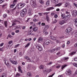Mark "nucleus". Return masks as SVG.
<instances>
[{
  "label": "nucleus",
  "instance_id": "nucleus-28",
  "mask_svg": "<svg viewBox=\"0 0 77 77\" xmlns=\"http://www.w3.org/2000/svg\"><path fill=\"white\" fill-rule=\"evenodd\" d=\"M57 20L56 19H55V20L53 22H52V24H55V23H57Z\"/></svg>",
  "mask_w": 77,
  "mask_h": 77
},
{
  "label": "nucleus",
  "instance_id": "nucleus-6",
  "mask_svg": "<svg viewBox=\"0 0 77 77\" xmlns=\"http://www.w3.org/2000/svg\"><path fill=\"white\" fill-rule=\"evenodd\" d=\"M72 31V28L70 27H68L66 30V32L67 33H69Z\"/></svg>",
  "mask_w": 77,
  "mask_h": 77
},
{
  "label": "nucleus",
  "instance_id": "nucleus-36",
  "mask_svg": "<svg viewBox=\"0 0 77 77\" xmlns=\"http://www.w3.org/2000/svg\"><path fill=\"white\" fill-rule=\"evenodd\" d=\"M66 65H63V66H62V67L61 68V69H63L64 68L66 67Z\"/></svg>",
  "mask_w": 77,
  "mask_h": 77
},
{
  "label": "nucleus",
  "instance_id": "nucleus-25",
  "mask_svg": "<svg viewBox=\"0 0 77 77\" xmlns=\"http://www.w3.org/2000/svg\"><path fill=\"white\" fill-rule=\"evenodd\" d=\"M26 12H27V9H24L22 10V12L25 14L26 13Z\"/></svg>",
  "mask_w": 77,
  "mask_h": 77
},
{
  "label": "nucleus",
  "instance_id": "nucleus-22",
  "mask_svg": "<svg viewBox=\"0 0 77 77\" xmlns=\"http://www.w3.org/2000/svg\"><path fill=\"white\" fill-rule=\"evenodd\" d=\"M75 53L76 52H72L70 54H69V56H72L73 55L75 54Z\"/></svg>",
  "mask_w": 77,
  "mask_h": 77
},
{
  "label": "nucleus",
  "instance_id": "nucleus-15",
  "mask_svg": "<svg viewBox=\"0 0 77 77\" xmlns=\"http://www.w3.org/2000/svg\"><path fill=\"white\" fill-rule=\"evenodd\" d=\"M43 33L44 35H46L48 34V32H47L46 29H44L43 30Z\"/></svg>",
  "mask_w": 77,
  "mask_h": 77
},
{
  "label": "nucleus",
  "instance_id": "nucleus-17",
  "mask_svg": "<svg viewBox=\"0 0 77 77\" xmlns=\"http://www.w3.org/2000/svg\"><path fill=\"white\" fill-rule=\"evenodd\" d=\"M54 9V8H53V7H49L48 8L46 9V11H51V10H52V9Z\"/></svg>",
  "mask_w": 77,
  "mask_h": 77
},
{
  "label": "nucleus",
  "instance_id": "nucleus-34",
  "mask_svg": "<svg viewBox=\"0 0 77 77\" xmlns=\"http://www.w3.org/2000/svg\"><path fill=\"white\" fill-rule=\"evenodd\" d=\"M7 22L6 21H5L4 22V24L6 27H7Z\"/></svg>",
  "mask_w": 77,
  "mask_h": 77
},
{
  "label": "nucleus",
  "instance_id": "nucleus-62",
  "mask_svg": "<svg viewBox=\"0 0 77 77\" xmlns=\"http://www.w3.org/2000/svg\"><path fill=\"white\" fill-rule=\"evenodd\" d=\"M13 30H15L16 29V27H13L12 28Z\"/></svg>",
  "mask_w": 77,
  "mask_h": 77
},
{
  "label": "nucleus",
  "instance_id": "nucleus-49",
  "mask_svg": "<svg viewBox=\"0 0 77 77\" xmlns=\"http://www.w3.org/2000/svg\"><path fill=\"white\" fill-rule=\"evenodd\" d=\"M8 37L10 38H12V37H13V36L11 35H8Z\"/></svg>",
  "mask_w": 77,
  "mask_h": 77
},
{
  "label": "nucleus",
  "instance_id": "nucleus-37",
  "mask_svg": "<svg viewBox=\"0 0 77 77\" xmlns=\"http://www.w3.org/2000/svg\"><path fill=\"white\" fill-rule=\"evenodd\" d=\"M57 54V55H58V56H61V54H60V52H58Z\"/></svg>",
  "mask_w": 77,
  "mask_h": 77
},
{
  "label": "nucleus",
  "instance_id": "nucleus-11",
  "mask_svg": "<svg viewBox=\"0 0 77 77\" xmlns=\"http://www.w3.org/2000/svg\"><path fill=\"white\" fill-rule=\"evenodd\" d=\"M65 21L64 20H62L59 21V23L60 25H63V24H64L65 23Z\"/></svg>",
  "mask_w": 77,
  "mask_h": 77
},
{
  "label": "nucleus",
  "instance_id": "nucleus-35",
  "mask_svg": "<svg viewBox=\"0 0 77 77\" xmlns=\"http://www.w3.org/2000/svg\"><path fill=\"white\" fill-rule=\"evenodd\" d=\"M33 21L34 22H36V21H39V20H37L36 19H33Z\"/></svg>",
  "mask_w": 77,
  "mask_h": 77
},
{
  "label": "nucleus",
  "instance_id": "nucleus-21",
  "mask_svg": "<svg viewBox=\"0 0 77 77\" xmlns=\"http://www.w3.org/2000/svg\"><path fill=\"white\" fill-rule=\"evenodd\" d=\"M52 2L53 3L56 4L58 3V0H53V1H52Z\"/></svg>",
  "mask_w": 77,
  "mask_h": 77
},
{
  "label": "nucleus",
  "instance_id": "nucleus-39",
  "mask_svg": "<svg viewBox=\"0 0 77 77\" xmlns=\"http://www.w3.org/2000/svg\"><path fill=\"white\" fill-rule=\"evenodd\" d=\"M49 5H50V3L49 2V1H48L46 2V5H47V6H48Z\"/></svg>",
  "mask_w": 77,
  "mask_h": 77
},
{
  "label": "nucleus",
  "instance_id": "nucleus-43",
  "mask_svg": "<svg viewBox=\"0 0 77 77\" xmlns=\"http://www.w3.org/2000/svg\"><path fill=\"white\" fill-rule=\"evenodd\" d=\"M6 5H3L2 6V8H6Z\"/></svg>",
  "mask_w": 77,
  "mask_h": 77
},
{
  "label": "nucleus",
  "instance_id": "nucleus-7",
  "mask_svg": "<svg viewBox=\"0 0 77 77\" xmlns=\"http://www.w3.org/2000/svg\"><path fill=\"white\" fill-rule=\"evenodd\" d=\"M61 16L62 19H63L64 18H69V17H71V15L70 14H68L67 15L65 16V17L64 14H61Z\"/></svg>",
  "mask_w": 77,
  "mask_h": 77
},
{
  "label": "nucleus",
  "instance_id": "nucleus-45",
  "mask_svg": "<svg viewBox=\"0 0 77 77\" xmlns=\"http://www.w3.org/2000/svg\"><path fill=\"white\" fill-rule=\"evenodd\" d=\"M7 17V14H5L3 15V17L4 18H6Z\"/></svg>",
  "mask_w": 77,
  "mask_h": 77
},
{
  "label": "nucleus",
  "instance_id": "nucleus-40",
  "mask_svg": "<svg viewBox=\"0 0 77 77\" xmlns=\"http://www.w3.org/2000/svg\"><path fill=\"white\" fill-rule=\"evenodd\" d=\"M77 65V63H73V65L74 66H75L76 67Z\"/></svg>",
  "mask_w": 77,
  "mask_h": 77
},
{
  "label": "nucleus",
  "instance_id": "nucleus-9",
  "mask_svg": "<svg viewBox=\"0 0 77 77\" xmlns=\"http://www.w3.org/2000/svg\"><path fill=\"white\" fill-rule=\"evenodd\" d=\"M17 0H14L13 2V4L11 5H10V7L11 8H14V6H15V2H17Z\"/></svg>",
  "mask_w": 77,
  "mask_h": 77
},
{
  "label": "nucleus",
  "instance_id": "nucleus-20",
  "mask_svg": "<svg viewBox=\"0 0 77 77\" xmlns=\"http://www.w3.org/2000/svg\"><path fill=\"white\" fill-rule=\"evenodd\" d=\"M50 39H51L52 40H53L54 41V40H56V37H54V36H51L50 37Z\"/></svg>",
  "mask_w": 77,
  "mask_h": 77
},
{
  "label": "nucleus",
  "instance_id": "nucleus-61",
  "mask_svg": "<svg viewBox=\"0 0 77 77\" xmlns=\"http://www.w3.org/2000/svg\"><path fill=\"white\" fill-rule=\"evenodd\" d=\"M19 32H20V31L19 30H16L15 31L16 33H19Z\"/></svg>",
  "mask_w": 77,
  "mask_h": 77
},
{
  "label": "nucleus",
  "instance_id": "nucleus-48",
  "mask_svg": "<svg viewBox=\"0 0 77 77\" xmlns=\"http://www.w3.org/2000/svg\"><path fill=\"white\" fill-rule=\"evenodd\" d=\"M52 64V62H50L49 63L47 64V65H51Z\"/></svg>",
  "mask_w": 77,
  "mask_h": 77
},
{
  "label": "nucleus",
  "instance_id": "nucleus-27",
  "mask_svg": "<svg viewBox=\"0 0 77 77\" xmlns=\"http://www.w3.org/2000/svg\"><path fill=\"white\" fill-rule=\"evenodd\" d=\"M48 28H49V26L48 25H45L44 29H46H46H48Z\"/></svg>",
  "mask_w": 77,
  "mask_h": 77
},
{
  "label": "nucleus",
  "instance_id": "nucleus-52",
  "mask_svg": "<svg viewBox=\"0 0 77 77\" xmlns=\"http://www.w3.org/2000/svg\"><path fill=\"white\" fill-rule=\"evenodd\" d=\"M3 48H0V51H3Z\"/></svg>",
  "mask_w": 77,
  "mask_h": 77
},
{
  "label": "nucleus",
  "instance_id": "nucleus-5",
  "mask_svg": "<svg viewBox=\"0 0 77 77\" xmlns=\"http://www.w3.org/2000/svg\"><path fill=\"white\" fill-rule=\"evenodd\" d=\"M9 61L12 64H14V65H17V61H15L13 60L12 58H10V59Z\"/></svg>",
  "mask_w": 77,
  "mask_h": 77
},
{
  "label": "nucleus",
  "instance_id": "nucleus-29",
  "mask_svg": "<svg viewBox=\"0 0 77 77\" xmlns=\"http://www.w3.org/2000/svg\"><path fill=\"white\" fill-rule=\"evenodd\" d=\"M31 73L30 72H28L27 73V76L30 77L31 76Z\"/></svg>",
  "mask_w": 77,
  "mask_h": 77
},
{
  "label": "nucleus",
  "instance_id": "nucleus-51",
  "mask_svg": "<svg viewBox=\"0 0 77 77\" xmlns=\"http://www.w3.org/2000/svg\"><path fill=\"white\" fill-rule=\"evenodd\" d=\"M4 45V43H2L0 44V47H2V46H3V45Z\"/></svg>",
  "mask_w": 77,
  "mask_h": 77
},
{
  "label": "nucleus",
  "instance_id": "nucleus-13",
  "mask_svg": "<svg viewBox=\"0 0 77 77\" xmlns=\"http://www.w3.org/2000/svg\"><path fill=\"white\" fill-rule=\"evenodd\" d=\"M43 40L44 38L42 37H40L38 38V42H41L43 41Z\"/></svg>",
  "mask_w": 77,
  "mask_h": 77
},
{
  "label": "nucleus",
  "instance_id": "nucleus-53",
  "mask_svg": "<svg viewBox=\"0 0 77 77\" xmlns=\"http://www.w3.org/2000/svg\"><path fill=\"white\" fill-rule=\"evenodd\" d=\"M39 2H40V3H42V2H43V1L42 0H39Z\"/></svg>",
  "mask_w": 77,
  "mask_h": 77
},
{
  "label": "nucleus",
  "instance_id": "nucleus-46",
  "mask_svg": "<svg viewBox=\"0 0 77 77\" xmlns=\"http://www.w3.org/2000/svg\"><path fill=\"white\" fill-rule=\"evenodd\" d=\"M4 70L3 68H2L0 69V72H2V71Z\"/></svg>",
  "mask_w": 77,
  "mask_h": 77
},
{
  "label": "nucleus",
  "instance_id": "nucleus-18",
  "mask_svg": "<svg viewBox=\"0 0 77 77\" xmlns=\"http://www.w3.org/2000/svg\"><path fill=\"white\" fill-rule=\"evenodd\" d=\"M60 49V48L59 47H57L56 49H54L52 50V51H51V52H54V51H57V50H59Z\"/></svg>",
  "mask_w": 77,
  "mask_h": 77
},
{
  "label": "nucleus",
  "instance_id": "nucleus-1",
  "mask_svg": "<svg viewBox=\"0 0 77 77\" xmlns=\"http://www.w3.org/2000/svg\"><path fill=\"white\" fill-rule=\"evenodd\" d=\"M4 62L5 63V65L7 66L8 67H10L11 66V65L10 63L8 62V59L6 58H5L3 59Z\"/></svg>",
  "mask_w": 77,
  "mask_h": 77
},
{
  "label": "nucleus",
  "instance_id": "nucleus-64",
  "mask_svg": "<svg viewBox=\"0 0 77 77\" xmlns=\"http://www.w3.org/2000/svg\"><path fill=\"white\" fill-rule=\"evenodd\" d=\"M74 60H75V61H77V57L74 58Z\"/></svg>",
  "mask_w": 77,
  "mask_h": 77
},
{
  "label": "nucleus",
  "instance_id": "nucleus-8",
  "mask_svg": "<svg viewBox=\"0 0 77 77\" xmlns=\"http://www.w3.org/2000/svg\"><path fill=\"white\" fill-rule=\"evenodd\" d=\"M49 12H48V13H45L44 14H46V19L47 20V21L48 22H49V21H50V19L49 18V17L48 16V14H49Z\"/></svg>",
  "mask_w": 77,
  "mask_h": 77
},
{
  "label": "nucleus",
  "instance_id": "nucleus-32",
  "mask_svg": "<svg viewBox=\"0 0 77 77\" xmlns=\"http://www.w3.org/2000/svg\"><path fill=\"white\" fill-rule=\"evenodd\" d=\"M62 5V3H60L58 4H57L56 5V6H60Z\"/></svg>",
  "mask_w": 77,
  "mask_h": 77
},
{
  "label": "nucleus",
  "instance_id": "nucleus-16",
  "mask_svg": "<svg viewBox=\"0 0 77 77\" xmlns=\"http://www.w3.org/2000/svg\"><path fill=\"white\" fill-rule=\"evenodd\" d=\"M33 31L34 32H37L38 31V27H35L33 28Z\"/></svg>",
  "mask_w": 77,
  "mask_h": 77
},
{
  "label": "nucleus",
  "instance_id": "nucleus-60",
  "mask_svg": "<svg viewBox=\"0 0 77 77\" xmlns=\"http://www.w3.org/2000/svg\"><path fill=\"white\" fill-rule=\"evenodd\" d=\"M11 34L12 35H13V36H14V35H15V33L14 32H11Z\"/></svg>",
  "mask_w": 77,
  "mask_h": 77
},
{
  "label": "nucleus",
  "instance_id": "nucleus-44",
  "mask_svg": "<svg viewBox=\"0 0 77 77\" xmlns=\"http://www.w3.org/2000/svg\"><path fill=\"white\" fill-rule=\"evenodd\" d=\"M32 68L33 69H34V70H35V69H36V68H35V67L34 66H32Z\"/></svg>",
  "mask_w": 77,
  "mask_h": 77
},
{
  "label": "nucleus",
  "instance_id": "nucleus-56",
  "mask_svg": "<svg viewBox=\"0 0 77 77\" xmlns=\"http://www.w3.org/2000/svg\"><path fill=\"white\" fill-rule=\"evenodd\" d=\"M73 5H74V6H75V7H77V4H75V3H73Z\"/></svg>",
  "mask_w": 77,
  "mask_h": 77
},
{
  "label": "nucleus",
  "instance_id": "nucleus-50",
  "mask_svg": "<svg viewBox=\"0 0 77 77\" xmlns=\"http://www.w3.org/2000/svg\"><path fill=\"white\" fill-rule=\"evenodd\" d=\"M64 38V36L63 35L60 36L59 37V38H60V39H62V38Z\"/></svg>",
  "mask_w": 77,
  "mask_h": 77
},
{
  "label": "nucleus",
  "instance_id": "nucleus-12",
  "mask_svg": "<svg viewBox=\"0 0 77 77\" xmlns=\"http://www.w3.org/2000/svg\"><path fill=\"white\" fill-rule=\"evenodd\" d=\"M72 15L74 16V17H75V16H77V11L75 10L74 11L72 12Z\"/></svg>",
  "mask_w": 77,
  "mask_h": 77
},
{
  "label": "nucleus",
  "instance_id": "nucleus-55",
  "mask_svg": "<svg viewBox=\"0 0 77 77\" xmlns=\"http://www.w3.org/2000/svg\"><path fill=\"white\" fill-rule=\"evenodd\" d=\"M60 67V65H58L56 66V68H59Z\"/></svg>",
  "mask_w": 77,
  "mask_h": 77
},
{
  "label": "nucleus",
  "instance_id": "nucleus-2",
  "mask_svg": "<svg viewBox=\"0 0 77 77\" xmlns=\"http://www.w3.org/2000/svg\"><path fill=\"white\" fill-rule=\"evenodd\" d=\"M26 5L25 4V3H20L18 4L17 5V8H18L19 9H20L21 8H23L24 6H25Z\"/></svg>",
  "mask_w": 77,
  "mask_h": 77
},
{
  "label": "nucleus",
  "instance_id": "nucleus-23",
  "mask_svg": "<svg viewBox=\"0 0 77 77\" xmlns=\"http://www.w3.org/2000/svg\"><path fill=\"white\" fill-rule=\"evenodd\" d=\"M18 69H19V72H20L21 73H22V71L21 70V66H19L18 67Z\"/></svg>",
  "mask_w": 77,
  "mask_h": 77
},
{
  "label": "nucleus",
  "instance_id": "nucleus-47",
  "mask_svg": "<svg viewBox=\"0 0 77 77\" xmlns=\"http://www.w3.org/2000/svg\"><path fill=\"white\" fill-rule=\"evenodd\" d=\"M4 1H5V0H0V4L2 3Z\"/></svg>",
  "mask_w": 77,
  "mask_h": 77
},
{
  "label": "nucleus",
  "instance_id": "nucleus-33",
  "mask_svg": "<svg viewBox=\"0 0 77 77\" xmlns=\"http://www.w3.org/2000/svg\"><path fill=\"white\" fill-rule=\"evenodd\" d=\"M19 46H20V44H17L14 46V48H17V47H19Z\"/></svg>",
  "mask_w": 77,
  "mask_h": 77
},
{
  "label": "nucleus",
  "instance_id": "nucleus-58",
  "mask_svg": "<svg viewBox=\"0 0 77 77\" xmlns=\"http://www.w3.org/2000/svg\"><path fill=\"white\" fill-rule=\"evenodd\" d=\"M56 42H59V40H57V38H56Z\"/></svg>",
  "mask_w": 77,
  "mask_h": 77
},
{
  "label": "nucleus",
  "instance_id": "nucleus-38",
  "mask_svg": "<svg viewBox=\"0 0 77 77\" xmlns=\"http://www.w3.org/2000/svg\"><path fill=\"white\" fill-rule=\"evenodd\" d=\"M39 68L40 69H43L44 68V66L42 65H41Z\"/></svg>",
  "mask_w": 77,
  "mask_h": 77
},
{
  "label": "nucleus",
  "instance_id": "nucleus-59",
  "mask_svg": "<svg viewBox=\"0 0 77 77\" xmlns=\"http://www.w3.org/2000/svg\"><path fill=\"white\" fill-rule=\"evenodd\" d=\"M54 75V73L53 74L51 75H50L49 77H52Z\"/></svg>",
  "mask_w": 77,
  "mask_h": 77
},
{
  "label": "nucleus",
  "instance_id": "nucleus-54",
  "mask_svg": "<svg viewBox=\"0 0 77 77\" xmlns=\"http://www.w3.org/2000/svg\"><path fill=\"white\" fill-rule=\"evenodd\" d=\"M41 25L42 26H45V23H42V24H41Z\"/></svg>",
  "mask_w": 77,
  "mask_h": 77
},
{
  "label": "nucleus",
  "instance_id": "nucleus-26",
  "mask_svg": "<svg viewBox=\"0 0 77 77\" xmlns=\"http://www.w3.org/2000/svg\"><path fill=\"white\" fill-rule=\"evenodd\" d=\"M20 15L23 17H24L25 15V13L22 12L20 14Z\"/></svg>",
  "mask_w": 77,
  "mask_h": 77
},
{
  "label": "nucleus",
  "instance_id": "nucleus-63",
  "mask_svg": "<svg viewBox=\"0 0 77 77\" xmlns=\"http://www.w3.org/2000/svg\"><path fill=\"white\" fill-rule=\"evenodd\" d=\"M74 46L75 47H77V43L74 45Z\"/></svg>",
  "mask_w": 77,
  "mask_h": 77
},
{
  "label": "nucleus",
  "instance_id": "nucleus-3",
  "mask_svg": "<svg viewBox=\"0 0 77 77\" xmlns=\"http://www.w3.org/2000/svg\"><path fill=\"white\" fill-rule=\"evenodd\" d=\"M33 14V11H32V8H30L29 9L28 12V15L29 16L32 15Z\"/></svg>",
  "mask_w": 77,
  "mask_h": 77
},
{
  "label": "nucleus",
  "instance_id": "nucleus-42",
  "mask_svg": "<svg viewBox=\"0 0 77 77\" xmlns=\"http://www.w3.org/2000/svg\"><path fill=\"white\" fill-rule=\"evenodd\" d=\"M73 21L75 23H77V18L74 19Z\"/></svg>",
  "mask_w": 77,
  "mask_h": 77
},
{
  "label": "nucleus",
  "instance_id": "nucleus-57",
  "mask_svg": "<svg viewBox=\"0 0 77 77\" xmlns=\"http://www.w3.org/2000/svg\"><path fill=\"white\" fill-rule=\"evenodd\" d=\"M54 18H57V15L56 14H55L54 16Z\"/></svg>",
  "mask_w": 77,
  "mask_h": 77
},
{
  "label": "nucleus",
  "instance_id": "nucleus-24",
  "mask_svg": "<svg viewBox=\"0 0 77 77\" xmlns=\"http://www.w3.org/2000/svg\"><path fill=\"white\" fill-rule=\"evenodd\" d=\"M30 42L28 43L25 46V48H27L30 45Z\"/></svg>",
  "mask_w": 77,
  "mask_h": 77
},
{
  "label": "nucleus",
  "instance_id": "nucleus-4",
  "mask_svg": "<svg viewBox=\"0 0 77 77\" xmlns=\"http://www.w3.org/2000/svg\"><path fill=\"white\" fill-rule=\"evenodd\" d=\"M51 41L49 40L48 39L46 40L44 43V46H45V45H48L50 42V43H51Z\"/></svg>",
  "mask_w": 77,
  "mask_h": 77
},
{
  "label": "nucleus",
  "instance_id": "nucleus-41",
  "mask_svg": "<svg viewBox=\"0 0 77 77\" xmlns=\"http://www.w3.org/2000/svg\"><path fill=\"white\" fill-rule=\"evenodd\" d=\"M13 43V41H11L8 42L9 44H11Z\"/></svg>",
  "mask_w": 77,
  "mask_h": 77
},
{
  "label": "nucleus",
  "instance_id": "nucleus-30",
  "mask_svg": "<svg viewBox=\"0 0 77 77\" xmlns=\"http://www.w3.org/2000/svg\"><path fill=\"white\" fill-rule=\"evenodd\" d=\"M48 69H47L46 70H45L43 71V72L45 74H46L47 72H48Z\"/></svg>",
  "mask_w": 77,
  "mask_h": 77
},
{
  "label": "nucleus",
  "instance_id": "nucleus-14",
  "mask_svg": "<svg viewBox=\"0 0 77 77\" xmlns=\"http://www.w3.org/2000/svg\"><path fill=\"white\" fill-rule=\"evenodd\" d=\"M36 48L38 49L39 51H42V47L40 45L37 46H36Z\"/></svg>",
  "mask_w": 77,
  "mask_h": 77
},
{
  "label": "nucleus",
  "instance_id": "nucleus-31",
  "mask_svg": "<svg viewBox=\"0 0 77 77\" xmlns=\"http://www.w3.org/2000/svg\"><path fill=\"white\" fill-rule=\"evenodd\" d=\"M7 77V75L5 73L3 74V75H2L1 77Z\"/></svg>",
  "mask_w": 77,
  "mask_h": 77
},
{
  "label": "nucleus",
  "instance_id": "nucleus-19",
  "mask_svg": "<svg viewBox=\"0 0 77 77\" xmlns=\"http://www.w3.org/2000/svg\"><path fill=\"white\" fill-rule=\"evenodd\" d=\"M24 58L26 59H27V61L28 62H30V59L29 57L27 56H26Z\"/></svg>",
  "mask_w": 77,
  "mask_h": 77
},
{
  "label": "nucleus",
  "instance_id": "nucleus-10",
  "mask_svg": "<svg viewBox=\"0 0 77 77\" xmlns=\"http://www.w3.org/2000/svg\"><path fill=\"white\" fill-rule=\"evenodd\" d=\"M71 73H72V71L71 70H69L67 71H66V75H70Z\"/></svg>",
  "mask_w": 77,
  "mask_h": 77
}]
</instances>
